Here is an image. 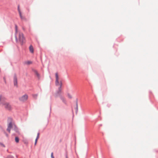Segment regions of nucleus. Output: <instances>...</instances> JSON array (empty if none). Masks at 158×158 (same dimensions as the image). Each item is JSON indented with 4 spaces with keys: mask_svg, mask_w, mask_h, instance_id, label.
Listing matches in <instances>:
<instances>
[{
    "mask_svg": "<svg viewBox=\"0 0 158 158\" xmlns=\"http://www.w3.org/2000/svg\"><path fill=\"white\" fill-rule=\"evenodd\" d=\"M15 38L17 42H19L22 44L25 40L23 34L21 32L15 34Z\"/></svg>",
    "mask_w": 158,
    "mask_h": 158,
    "instance_id": "1",
    "label": "nucleus"
},
{
    "mask_svg": "<svg viewBox=\"0 0 158 158\" xmlns=\"http://www.w3.org/2000/svg\"><path fill=\"white\" fill-rule=\"evenodd\" d=\"M9 124L8 125V127L7 129V131L9 132H10L11 129L12 127V119L11 118H9L8 119Z\"/></svg>",
    "mask_w": 158,
    "mask_h": 158,
    "instance_id": "2",
    "label": "nucleus"
},
{
    "mask_svg": "<svg viewBox=\"0 0 158 158\" xmlns=\"http://www.w3.org/2000/svg\"><path fill=\"white\" fill-rule=\"evenodd\" d=\"M2 105L4 108L8 110H10L11 109V106L9 103L4 102L2 104Z\"/></svg>",
    "mask_w": 158,
    "mask_h": 158,
    "instance_id": "3",
    "label": "nucleus"
},
{
    "mask_svg": "<svg viewBox=\"0 0 158 158\" xmlns=\"http://www.w3.org/2000/svg\"><path fill=\"white\" fill-rule=\"evenodd\" d=\"M28 98V96L27 94H24V95L20 97L19 98V100L22 102H24L27 101Z\"/></svg>",
    "mask_w": 158,
    "mask_h": 158,
    "instance_id": "4",
    "label": "nucleus"
},
{
    "mask_svg": "<svg viewBox=\"0 0 158 158\" xmlns=\"http://www.w3.org/2000/svg\"><path fill=\"white\" fill-rule=\"evenodd\" d=\"M55 83L56 86H59L60 87H61L62 84L61 81H60L59 82V80H56Z\"/></svg>",
    "mask_w": 158,
    "mask_h": 158,
    "instance_id": "5",
    "label": "nucleus"
},
{
    "mask_svg": "<svg viewBox=\"0 0 158 158\" xmlns=\"http://www.w3.org/2000/svg\"><path fill=\"white\" fill-rule=\"evenodd\" d=\"M14 85L17 86V80L16 77V76H15L14 77Z\"/></svg>",
    "mask_w": 158,
    "mask_h": 158,
    "instance_id": "6",
    "label": "nucleus"
},
{
    "mask_svg": "<svg viewBox=\"0 0 158 158\" xmlns=\"http://www.w3.org/2000/svg\"><path fill=\"white\" fill-rule=\"evenodd\" d=\"M61 93V87H59L58 90L56 94V95L57 96L58 95H60Z\"/></svg>",
    "mask_w": 158,
    "mask_h": 158,
    "instance_id": "7",
    "label": "nucleus"
},
{
    "mask_svg": "<svg viewBox=\"0 0 158 158\" xmlns=\"http://www.w3.org/2000/svg\"><path fill=\"white\" fill-rule=\"evenodd\" d=\"M29 50H30V52L31 53H34V49H33V46L31 45L29 47Z\"/></svg>",
    "mask_w": 158,
    "mask_h": 158,
    "instance_id": "8",
    "label": "nucleus"
},
{
    "mask_svg": "<svg viewBox=\"0 0 158 158\" xmlns=\"http://www.w3.org/2000/svg\"><path fill=\"white\" fill-rule=\"evenodd\" d=\"M19 15H20V18L22 19V20H25L26 19L22 15V14L21 13V14H19Z\"/></svg>",
    "mask_w": 158,
    "mask_h": 158,
    "instance_id": "9",
    "label": "nucleus"
},
{
    "mask_svg": "<svg viewBox=\"0 0 158 158\" xmlns=\"http://www.w3.org/2000/svg\"><path fill=\"white\" fill-rule=\"evenodd\" d=\"M55 76H56V80H57V81L59 80V78L58 77V74L57 73H56Z\"/></svg>",
    "mask_w": 158,
    "mask_h": 158,
    "instance_id": "10",
    "label": "nucleus"
},
{
    "mask_svg": "<svg viewBox=\"0 0 158 158\" xmlns=\"http://www.w3.org/2000/svg\"><path fill=\"white\" fill-rule=\"evenodd\" d=\"M18 31V27L17 25H15V34L19 33Z\"/></svg>",
    "mask_w": 158,
    "mask_h": 158,
    "instance_id": "11",
    "label": "nucleus"
},
{
    "mask_svg": "<svg viewBox=\"0 0 158 158\" xmlns=\"http://www.w3.org/2000/svg\"><path fill=\"white\" fill-rule=\"evenodd\" d=\"M35 75H36V76H37V77L38 78H40V75L39 74V73H38V72L36 71H35Z\"/></svg>",
    "mask_w": 158,
    "mask_h": 158,
    "instance_id": "12",
    "label": "nucleus"
},
{
    "mask_svg": "<svg viewBox=\"0 0 158 158\" xmlns=\"http://www.w3.org/2000/svg\"><path fill=\"white\" fill-rule=\"evenodd\" d=\"M61 100L64 103L66 102V100L63 97H61L60 98Z\"/></svg>",
    "mask_w": 158,
    "mask_h": 158,
    "instance_id": "13",
    "label": "nucleus"
},
{
    "mask_svg": "<svg viewBox=\"0 0 158 158\" xmlns=\"http://www.w3.org/2000/svg\"><path fill=\"white\" fill-rule=\"evenodd\" d=\"M32 96L34 98L36 99L37 98V97L38 96V94H33Z\"/></svg>",
    "mask_w": 158,
    "mask_h": 158,
    "instance_id": "14",
    "label": "nucleus"
},
{
    "mask_svg": "<svg viewBox=\"0 0 158 158\" xmlns=\"http://www.w3.org/2000/svg\"><path fill=\"white\" fill-rule=\"evenodd\" d=\"M18 11H19V14H21V12L20 11V8H19V6H18Z\"/></svg>",
    "mask_w": 158,
    "mask_h": 158,
    "instance_id": "15",
    "label": "nucleus"
},
{
    "mask_svg": "<svg viewBox=\"0 0 158 158\" xmlns=\"http://www.w3.org/2000/svg\"><path fill=\"white\" fill-rule=\"evenodd\" d=\"M68 96L70 98H72V95L69 94H68Z\"/></svg>",
    "mask_w": 158,
    "mask_h": 158,
    "instance_id": "16",
    "label": "nucleus"
},
{
    "mask_svg": "<svg viewBox=\"0 0 158 158\" xmlns=\"http://www.w3.org/2000/svg\"><path fill=\"white\" fill-rule=\"evenodd\" d=\"M31 62L30 61H28L26 62V64H31Z\"/></svg>",
    "mask_w": 158,
    "mask_h": 158,
    "instance_id": "17",
    "label": "nucleus"
},
{
    "mask_svg": "<svg viewBox=\"0 0 158 158\" xmlns=\"http://www.w3.org/2000/svg\"><path fill=\"white\" fill-rule=\"evenodd\" d=\"M15 141L17 143L19 142V139H15Z\"/></svg>",
    "mask_w": 158,
    "mask_h": 158,
    "instance_id": "18",
    "label": "nucleus"
},
{
    "mask_svg": "<svg viewBox=\"0 0 158 158\" xmlns=\"http://www.w3.org/2000/svg\"><path fill=\"white\" fill-rule=\"evenodd\" d=\"M7 158H13V157L11 156H7Z\"/></svg>",
    "mask_w": 158,
    "mask_h": 158,
    "instance_id": "19",
    "label": "nucleus"
},
{
    "mask_svg": "<svg viewBox=\"0 0 158 158\" xmlns=\"http://www.w3.org/2000/svg\"><path fill=\"white\" fill-rule=\"evenodd\" d=\"M51 157L52 158H54L53 155V153L52 152L51 154Z\"/></svg>",
    "mask_w": 158,
    "mask_h": 158,
    "instance_id": "20",
    "label": "nucleus"
},
{
    "mask_svg": "<svg viewBox=\"0 0 158 158\" xmlns=\"http://www.w3.org/2000/svg\"><path fill=\"white\" fill-rule=\"evenodd\" d=\"M37 139H36L35 140V145H36V144L37 142Z\"/></svg>",
    "mask_w": 158,
    "mask_h": 158,
    "instance_id": "21",
    "label": "nucleus"
},
{
    "mask_svg": "<svg viewBox=\"0 0 158 158\" xmlns=\"http://www.w3.org/2000/svg\"><path fill=\"white\" fill-rule=\"evenodd\" d=\"M39 133H38L37 136L36 138H38L39 137Z\"/></svg>",
    "mask_w": 158,
    "mask_h": 158,
    "instance_id": "22",
    "label": "nucleus"
},
{
    "mask_svg": "<svg viewBox=\"0 0 158 158\" xmlns=\"http://www.w3.org/2000/svg\"><path fill=\"white\" fill-rule=\"evenodd\" d=\"M77 108H78V105H77Z\"/></svg>",
    "mask_w": 158,
    "mask_h": 158,
    "instance_id": "23",
    "label": "nucleus"
},
{
    "mask_svg": "<svg viewBox=\"0 0 158 158\" xmlns=\"http://www.w3.org/2000/svg\"><path fill=\"white\" fill-rule=\"evenodd\" d=\"M1 145H2V146L4 147V145L2 144H1Z\"/></svg>",
    "mask_w": 158,
    "mask_h": 158,
    "instance_id": "24",
    "label": "nucleus"
},
{
    "mask_svg": "<svg viewBox=\"0 0 158 158\" xmlns=\"http://www.w3.org/2000/svg\"><path fill=\"white\" fill-rule=\"evenodd\" d=\"M15 138L17 139V138H17V137H16Z\"/></svg>",
    "mask_w": 158,
    "mask_h": 158,
    "instance_id": "25",
    "label": "nucleus"
},
{
    "mask_svg": "<svg viewBox=\"0 0 158 158\" xmlns=\"http://www.w3.org/2000/svg\"><path fill=\"white\" fill-rule=\"evenodd\" d=\"M66 158H67V157H66Z\"/></svg>",
    "mask_w": 158,
    "mask_h": 158,
    "instance_id": "26",
    "label": "nucleus"
}]
</instances>
